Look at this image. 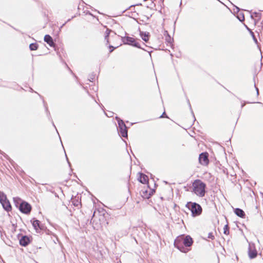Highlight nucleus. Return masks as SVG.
<instances>
[{"label": "nucleus", "instance_id": "obj_1", "mask_svg": "<svg viewBox=\"0 0 263 263\" xmlns=\"http://www.w3.org/2000/svg\"><path fill=\"white\" fill-rule=\"evenodd\" d=\"M193 243V239L190 235H181L177 237L174 241V246L183 253L188 252Z\"/></svg>", "mask_w": 263, "mask_h": 263}, {"label": "nucleus", "instance_id": "obj_3", "mask_svg": "<svg viewBox=\"0 0 263 263\" xmlns=\"http://www.w3.org/2000/svg\"><path fill=\"white\" fill-rule=\"evenodd\" d=\"M14 202L16 206H18L20 211L24 214H28L30 213L31 210V205L26 201H22L21 199L18 197L13 198Z\"/></svg>", "mask_w": 263, "mask_h": 263}, {"label": "nucleus", "instance_id": "obj_32", "mask_svg": "<svg viewBox=\"0 0 263 263\" xmlns=\"http://www.w3.org/2000/svg\"><path fill=\"white\" fill-rule=\"evenodd\" d=\"M236 9H237V11H239V8H238V7H236Z\"/></svg>", "mask_w": 263, "mask_h": 263}, {"label": "nucleus", "instance_id": "obj_25", "mask_svg": "<svg viewBox=\"0 0 263 263\" xmlns=\"http://www.w3.org/2000/svg\"><path fill=\"white\" fill-rule=\"evenodd\" d=\"M208 238L213 240L215 238V237L213 235V233L211 232L208 234Z\"/></svg>", "mask_w": 263, "mask_h": 263}, {"label": "nucleus", "instance_id": "obj_29", "mask_svg": "<svg viewBox=\"0 0 263 263\" xmlns=\"http://www.w3.org/2000/svg\"><path fill=\"white\" fill-rule=\"evenodd\" d=\"M165 112H164L162 114V115L160 117V118H164V117H166V116H164V115H165Z\"/></svg>", "mask_w": 263, "mask_h": 263}, {"label": "nucleus", "instance_id": "obj_6", "mask_svg": "<svg viewBox=\"0 0 263 263\" xmlns=\"http://www.w3.org/2000/svg\"><path fill=\"white\" fill-rule=\"evenodd\" d=\"M122 40L124 44H128L138 48H141L139 43L133 37L125 36L122 37Z\"/></svg>", "mask_w": 263, "mask_h": 263}, {"label": "nucleus", "instance_id": "obj_33", "mask_svg": "<svg viewBox=\"0 0 263 263\" xmlns=\"http://www.w3.org/2000/svg\"><path fill=\"white\" fill-rule=\"evenodd\" d=\"M66 23H65L64 24H63V25L61 26V27H63V26H64L65 25Z\"/></svg>", "mask_w": 263, "mask_h": 263}, {"label": "nucleus", "instance_id": "obj_21", "mask_svg": "<svg viewBox=\"0 0 263 263\" xmlns=\"http://www.w3.org/2000/svg\"><path fill=\"white\" fill-rule=\"evenodd\" d=\"M223 233L226 235L229 234V227L228 224L225 225L223 228Z\"/></svg>", "mask_w": 263, "mask_h": 263}, {"label": "nucleus", "instance_id": "obj_10", "mask_svg": "<svg viewBox=\"0 0 263 263\" xmlns=\"http://www.w3.org/2000/svg\"><path fill=\"white\" fill-rule=\"evenodd\" d=\"M44 40L46 42L50 47H55V43L53 42L52 38L49 34H46L44 36Z\"/></svg>", "mask_w": 263, "mask_h": 263}, {"label": "nucleus", "instance_id": "obj_4", "mask_svg": "<svg viewBox=\"0 0 263 263\" xmlns=\"http://www.w3.org/2000/svg\"><path fill=\"white\" fill-rule=\"evenodd\" d=\"M185 206L191 211L192 215L193 217L200 215L202 211L201 205L196 202H188Z\"/></svg>", "mask_w": 263, "mask_h": 263}, {"label": "nucleus", "instance_id": "obj_5", "mask_svg": "<svg viewBox=\"0 0 263 263\" xmlns=\"http://www.w3.org/2000/svg\"><path fill=\"white\" fill-rule=\"evenodd\" d=\"M118 123L119 132L121 136L123 137H127V128L124 121L119 118L116 117Z\"/></svg>", "mask_w": 263, "mask_h": 263}, {"label": "nucleus", "instance_id": "obj_7", "mask_svg": "<svg viewBox=\"0 0 263 263\" xmlns=\"http://www.w3.org/2000/svg\"><path fill=\"white\" fill-rule=\"evenodd\" d=\"M199 163L202 165H207L209 163V154L207 152L202 153L199 156Z\"/></svg>", "mask_w": 263, "mask_h": 263}, {"label": "nucleus", "instance_id": "obj_20", "mask_svg": "<svg viewBox=\"0 0 263 263\" xmlns=\"http://www.w3.org/2000/svg\"><path fill=\"white\" fill-rule=\"evenodd\" d=\"M29 48L31 50H35L38 48V45L36 43H31L29 45Z\"/></svg>", "mask_w": 263, "mask_h": 263}, {"label": "nucleus", "instance_id": "obj_30", "mask_svg": "<svg viewBox=\"0 0 263 263\" xmlns=\"http://www.w3.org/2000/svg\"><path fill=\"white\" fill-rule=\"evenodd\" d=\"M66 159H67V162H68V163L69 165H70V162L69 161V160H68V158H67V156H66Z\"/></svg>", "mask_w": 263, "mask_h": 263}, {"label": "nucleus", "instance_id": "obj_17", "mask_svg": "<svg viewBox=\"0 0 263 263\" xmlns=\"http://www.w3.org/2000/svg\"><path fill=\"white\" fill-rule=\"evenodd\" d=\"M72 202L73 204L75 206H78L80 204V202L79 201V198H77L76 197L74 198H72L71 199Z\"/></svg>", "mask_w": 263, "mask_h": 263}, {"label": "nucleus", "instance_id": "obj_9", "mask_svg": "<svg viewBox=\"0 0 263 263\" xmlns=\"http://www.w3.org/2000/svg\"><path fill=\"white\" fill-rule=\"evenodd\" d=\"M30 242V238L26 235L23 236L20 239V245L26 247L27 246Z\"/></svg>", "mask_w": 263, "mask_h": 263}, {"label": "nucleus", "instance_id": "obj_27", "mask_svg": "<svg viewBox=\"0 0 263 263\" xmlns=\"http://www.w3.org/2000/svg\"><path fill=\"white\" fill-rule=\"evenodd\" d=\"M109 48L110 49V51H109V52H112V51H113V50L115 49V47H113L112 46H111V45H109Z\"/></svg>", "mask_w": 263, "mask_h": 263}, {"label": "nucleus", "instance_id": "obj_14", "mask_svg": "<svg viewBox=\"0 0 263 263\" xmlns=\"http://www.w3.org/2000/svg\"><path fill=\"white\" fill-rule=\"evenodd\" d=\"M139 181L143 184H146L148 182V177L144 174L140 173Z\"/></svg>", "mask_w": 263, "mask_h": 263}, {"label": "nucleus", "instance_id": "obj_22", "mask_svg": "<svg viewBox=\"0 0 263 263\" xmlns=\"http://www.w3.org/2000/svg\"><path fill=\"white\" fill-rule=\"evenodd\" d=\"M238 19L240 22H243L245 21V16L243 13H240L237 15Z\"/></svg>", "mask_w": 263, "mask_h": 263}, {"label": "nucleus", "instance_id": "obj_16", "mask_svg": "<svg viewBox=\"0 0 263 263\" xmlns=\"http://www.w3.org/2000/svg\"><path fill=\"white\" fill-rule=\"evenodd\" d=\"M140 36L142 40L147 42L149 40V33L146 32H140Z\"/></svg>", "mask_w": 263, "mask_h": 263}, {"label": "nucleus", "instance_id": "obj_2", "mask_svg": "<svg viewBox=\"0 0 263 263\" xmlns=\"http://www.w3.org/2000/svg\"><path fill=\"white\" fill-rule=\"evenodd\" d=\"M193 192L198 196L202 197L205 194L206 184L199 179L195 180L192 184Z\"/></svg>", "mask_w": 263, "mask_h": 263}, {"label": "nucleus", "instance_id": "obj_28", "mask_svg": "<svg viewBox=\"0 0 263 263\" xmlns=\"http://www.w3.org/2000/svg\"><path fill=\"white\" fill-rule=\"evenodd\" d=\"M94 78H95V76L94 75H92L90 77V78L88 79V80L90 82H92V80L94 79Z\"/></svg>", "mask_w": 263, "mask_h": 263}, {"label": "nucleus", "instance_id": "obj_23", "mask_svg": "<svg viewBox=\"0 0 263 263\" xmlns=\"http://www.w3.org/2000/svg\"><path fill=\"white\" fill-rule=\"evenodd\" d=\"M247 29H248V30L250 31V33H251V35H252V37L253 39V40L257 44V40L256 38L255 37V36L254 33L249 28L247 27Z\"/></svg>", "mask_w": 263, "mask_h": 263}, {"label": "nucleus", "instance_id": "obj_15", "mask_svg": "<svg viewBox=\"0 0 263 263\" xmlns=\"http://www.w3.org/2000/svg\"><path fill=\"white\" fill-rule=\"evenodd\" d=\"M1 204H2L3 208L6 211L9 212L11 210V205L8 200L7 201H5Z\"/></svg>", "mask_w": 263, "mask_h": 263}, {"label": "nucleus", "instance_id": "obj_18", "mask_svg": "<svg viewBox=\"0 0 263 263\" xmlns=\"http://www.w3.org/2000/svg\"><path fill=\"white\" fill-rule=\"evenodd\" d=\"M165 34L167 35V36L165 37L166 41L168 43H170V44L172 43V41L173 39L171 38V36L168 34V33L167 31H164V35H165Z\"/></svg>", "mask_w": 263, "mask_h": 263}, {"label": "nucleus", "instance_id": "obj_19", "mask_svg": "<svg viewBox=\"0 0 263 263\" xmlns=\"http://www.w3.org/2000/svg\"><path fill=\"white\" fill-rule=\"evenodd\" d=\"M6 196L3 193H0V202L2 203L5 201H7Z\"/></svg>", "mask_w": 263, "mask_h": 263}, {"label": "nucleus", "instance_id": "obj_13", "mask_svg": "<svg viewBox=\"0 0 263 263\" xmlns=\"http://www.w3.org/2000/svg\"><path fill=\"white\" fill-rule=\"evenodd\" d=\"M32 226L36 232H37L39 230L42 229V227L41 226L40 221L38 220H34L32 222Z\"/></svg>", "mask_w": 263, "mask_h": 263}, {"label": "nucleus", "instance_id": "obj_8", "mask_svg": "<svg viewBox=\"0 0 263 263\" xmlns=\"http://www.w3.org/2000/svg\"><path fill=\"white\" fill-rule=\"evenodd\" d=\"M257 255V252L255 248L254 244L249 243L248 249V255L250 259L255 258Z\"/></svg>", "mask_w": 263, "mask_h": 263}, {"label": "nucleus", "instance_id": "obj_11", "mask_svg": "<svg viewBox=\"0 0 263 263\" xmlns=\"http://www.w3.org/2000/svg\"><path fill=\"white\" fill-rule=\"evenodd\" d=\"M261 14L259 12H254L251 15V17L254 20L255 24L261 18Z\"/></svg>", "mask_w": 263, "mask_h": 263}, {"label": "nucleus", "instance_id": "obj_12", "mask_svg": "<svg viewBox=\"0 0 263 263\" xmlns=\"http://www.w3.org/2000/svg\"><path fill=\"white\" fill-rule=\"evenodd\" d=\"M234 213L237 216H238V217H239L240 218H245V217L246 214H245L244 211L241 209L236 208L234 210Z\"/></svg>", "mask_w": 263, "mask_h": 263}, {"label": "nucleus", "instance_id": "obj_26", "mask_svg": "<svg viewBox=\"0 0 263 263\" xmlns=\"http://www.w3.org/2000/svg\"><path fill=\"white\" fill-rule=\"evenodd\" d=\"M188 101V103H189V105L190 108V109H191V112H192V115H193V116L194 118L195 119V116H194V113H193V110H192V109L191 105V104H190V101H189V100H188V101Z\"/></svg>", "mask_w": 263, "mask_h": 263}, {"label": "nucleus", "instance_id": "obj_24", "mask_svg": "<svg viewBox=\"0 0 263 263\" xmlns=\"http://www.w3.org/2000/svg\"><path fill=\"white\" fill-rule=\"evenodd\" d=\"M110 31V30H109L108 29L106 30V32H105V39L106 40V42H107V43H108V37L109 36V32Z\"/></svg>", "mask_w": 263, "mask_h": 263}, {"label": "nucleus", "instance_id": "obj_31", "mask_svg": "<svg viewBox=\"0 0 263 263\" xmlns=\"http://www.w3.org/2000/svg\"><path fill=\"white\" fill-rule=\"evenodd\" d=\"M256 91H257V95H258V93H259V91H258V88L256 87Z\"/></svg>", "mask_w": 263, "mask_h": 263}]
</instances>
